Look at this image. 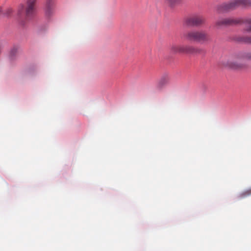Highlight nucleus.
I'll use <instances>...</instances> for the list:
<instances>
[{
	"label": "nucleus",
	"mask_w": 251,
	"mask_h": 251,
	"mask_svg": "<svg viewBox=\"0 0 251 251\" xmlns=\"http://www.w3.org/2000/svg\"><path fill=\"white\" fill-rule=\"evenodd\" d=\"M245 41L247 43L251 44V37H246L245 38Z\"/></svg>",
	"instance_id": "nucleus-15"
},
{
	"label": "nucleus",
	"mask_w": 251,
	"mask_h": 251,
	"mask_svg": "<svg viewBox=\"0 0 251 251\" xmlns=\"http://www.w3.org/2000/svg\"><path fill=\"white\" fill-rule=\"evenodd\" d=\"M242 195H244L245 196L251 195V188L244 192Z\"/></svg>",
	"instance_id": "nucleus-14"
},
{
	"label": "nucleus",
	"mask_w": 251,
	"mask_h": 251,
	"mask_svg": "<svg viewBox=\"0 0 251 251\" xmlns=\"http://www.w3.org/2000/svg\"><path fill=\"white\" fill-rule=\"evenodd\" d=\"M246 23L248 24V26L247 29V31H251V19L247 20Z\"/></svg>",
	"instance_id": "nucleus-12"
},
{
	"label": "nucleus",
	"mask_w": 251,
	"mask_h": 251,
	"mask_svg": "<svg viewBox=\"0 0 251 251\" xmlns=\"http://www.w3.org/2000/svg\"><path fill=\"white\" fill-rule=\"evenodd\" d=\"M36 0H27L24 5H20L17 10L18 17L21 19H28L32 18L36 11Z\"/></svg>",
	"instance_id": "nucleus-1"
},
{
	"label": "nucleus",
	"mask_w": 251,
	"mask_h": 251,
	"mask_svg": "<svg viewBox=\"0 0 251 251\" xmlns=\"http://www.w3.org/2000/svg\"><path fill=\"white\" fill-rule=\"evenodd\" d=\"M239 7H246L245 0H232L219 5L218 10L220 12L234 10Z\"/></svg>",
	"instance_id": "nucleus-4"
},
{
	"label": "nucleus",
	"mask_w": 251,
	"mask_h": 251,
	"mask_svg": "<svg viewBox=\"0 0 251 251\" xmlns=\"http://www.w3.org/2000/svg\"><path fill=\"white\" fill-rule=\"evenodd\" d=\"M201 50L196 48L192 46L184 45V53L196 54L199 53L201 51Z\"/></svg>",
	"instance_id": "nucleus-9"
},
{
	"label": "nucleus",
	"mask_w": 251,
	"mask_h": 251,
	"mask_svg": "<svg viewBox=\"0 0 251 251\" xmlns=\"http://www.w3.org/2000/svg\"><path fill=\"white\" fill-rule=\"evenodd\" d=\"M204 18L201 16H195L190 18L187 23L189 25L192 26H199L204 23Z\"/></svg>",
	"instance_id": "nucleus-6"
},
{
	"label": "nucleus",
	"mask_w": 251,
	"mask_h": 251,
	"mask_svg": "<svg viewBox=\"0 0 251 251\" xmlns=\"http://www.w3.org/2000/svg\"><path fill=\"white\" fill-rule=\"evenodd\" d=\"M184 36L189 41H193L201 44L208 43L211 40L209 35L205 31H189L184 34Z\"/></svg>",
	"instance_id": "nucleus-2"
},
{
	"label": "nucleus",
	"mask_w": 251,
	"mask_h": 251,
	"mask_svg": "<svg viewBox=\"0 0 251 251\" xmlns=\"http://www.w3.org/2000/svg\"><path fill=\"white\" fill-rule=\"evenodd\" d=\"M236 23H237V21L232 19H223L217 21L215 25L217 27H219L223 25H230Z\"/></svg>",
	"instance_id": "nucleus-7"
},
{
	"label": "nucleus",
	"mask_w": 251,
	"mask_h": 251,
	"mask_svg": "<svg viewBox=\"0 0 251 251\" xmlns=\"http://www.w3.org/2000/svg\"><path fill=\"white\" fill-rule=\"evenodd\" d=\"M170 50L173 53H184V45L173 44L171 46Z\"/></svg>",
	"instance_id": "nucleus-8"
},
{
	"label": "nucleus",
	"mask_w": 251,
	"mask_h": 251,
	"mask_svg": "<svg viewBox=\"0 0 251 251\" xmlns=\"http://www.w3.org/2000/svg\"><path fill=\"white\" fill-rule=\"evenodd\" d=\"M246 7H251V0H245Z\"/></svg>",
	"instance_id": "nucleus-13"
},
{
	"label": "nucleus",
	"mask_w": 251,
	"mask_h": 251,
	"mask_svg": "<svg viewBox=\"0 0 251 251\" xmlns=\"http://www.w3.org/2000/svg\"><path fill=\"white\" fill-rule=\"evenodd\" d=\"M45 14L48 17H50L55 13V6L53 0H47L45 7Z\"/></svg>",
	"instance_id": "nucleus-5"
},
{
	"label": "nucleus",
	"mask_w": 251,
	"mask_h": 251,
	"mask_svg": "<svg viewBox=\"0 0 251 251\" xmlns=\"http://www.w3.org/2000/svg\"><path fill=\"white\" fill-rule=\"evenodd\" d=\"M180 0H166V3L171 7H174Z\"/></svg>",
	"instance_id": "nucleus-10"
},
{
	"label": "nucleus",
	"mask_w": 251,
	"mask_h": 251,
	"mask_svg": "<svg viewBox=\"0 0 251 251\" xmlns=\"http://www.w3.org/2000/svg\"><path fill=\"white\" fill-rule=\"evenodd\" d=\"M168 83V80L166 78H162L160 80V81L159 82V85L160 86H162Z\"/></svg>",
	"instance_id": "nucleus-11"
},
{
	"label": "nucleus",
	"mask_w": 251,
	"mask_h": 251,
	"mask_svg": "<svg viewBox=\"0 0 251 251\" xmlns=\"http://www.w3.org/2000/svg\"><path fill=\"white\" fill-rule=\"evenodd\" d=\"M245 60L251 61V52L241 53L237 55L234 60H228L226 66L233 69H241L244 66Z\"/></svg>",
	"instance_id": "nucleus-3"
}]
</instances>
